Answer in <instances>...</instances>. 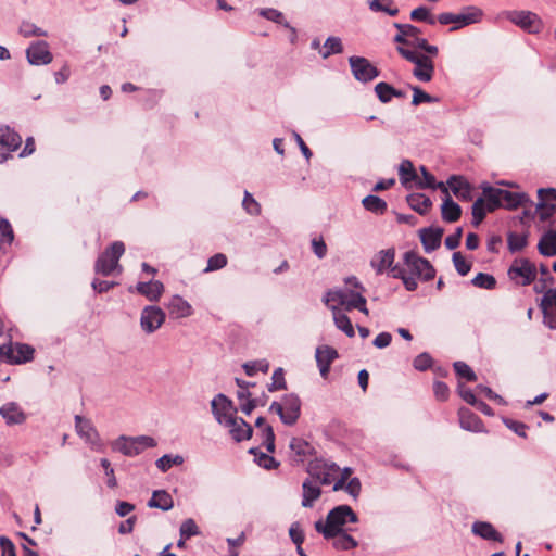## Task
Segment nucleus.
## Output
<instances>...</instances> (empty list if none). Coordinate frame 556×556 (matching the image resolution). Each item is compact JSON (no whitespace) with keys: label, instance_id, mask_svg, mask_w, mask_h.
Returning <instances> with one entry per match:
<instances>
[{"label":"nucleus","instance_id":"cd10ccee","mask_svg":"<svg viewBox=\"0 0 556 556\" xmlns=\"http://www.w3.org/2000/svg\"><path fill=\"white\" fill-rule=\"evenodd\" d=\"M460 427L472 432L484 431L481 419L468 408H460L458 412Z\"/></svg>","mask_w":556,"mask_h":556},{"label":"nucleus","instance_id":"6e6552de","mask_svg":"<svg viewBox=\"0 0 556 556\" xmlns=\"http://www.w3.org/2000/svg\"><path fill=\"white\" fill-rule=\"evenodd\" d=\"M403 262L408 273L425 281H429L435 276V269L430 262L419 256L414 251L405 252L403 255Z\"/></svg>","mask_w":556,"mask_h":556},{"label":"nucleus","instance_id":"f704fd0d","mask_svg":"<svg viewBox=\"0 0 556 556\" xmlns=\"http://www.w3.org/2000/svg\"><path fill=\"white\" fill-rule=\"evenodd\" d=\"M1 146L8 152L17 150L22 144V137L10 127H1Z\"/></svg>","mask_w":556,"mask_h":556},{"label":"nucleus","instance_id":"393cba45","mask_svg":"<svg viewBox=\"0 0 556 556\" xmlns=\"http://www.w3.org/2000/svg\"><path fill=\"white\" fill-rule=\"evenodd\" d=\"M224 426L229 429V433L237 442L250 439L253 432L251 426L238 417H235Z\"/></svg>","mask_w":556,"mask_h":556},{"label":"nucleus","instance_id":"4be33fe9","mask_svg":"<svg viewBox=\"0 0 556 556\" xmlns=\"http://www.w3.org/2000/svg\"><path fill=\"white\" fill-rule=\"evenodd\" d=\"M172 318H186L193 314L191 304L180 295H173L166 305Z\"/></svg>","mask_w":556,"mask_h":556},{"label":"nucleus","instance_id":"09e8293b","mask_svg":"<svg viewBox=\"0 0 556 556\" xmlns=\"http://www.w3.org/2000/svg\"><path fill=\"white\" fill-rule=\"evenodd\" d=\"M471 283L477 288L493 290L496 286V279L490 274L479 273L472 278Z\"/></svg>","mask_w":556,"mask_h":556},{"label":"nucleus","instance_id":"39448f33","mask_svg":"<svg viewBox=\"0 0 556 556\" xmlns=\"http://www.w3.org/2000/svg\"><path fill=\"white\" fill-rule=\"evenodd\" d=\"M156 446V441L149 435L126 437L121 435L112 445L114 451L122 453L125 456H137L147 448Z\"/></svg>","mask_w":556,"mask_h":556},{"label":"nucleus","instance_id":"774afa93","mask_svg":"<svg viewBox=\"0 0 556 556\" xmlns=\"http://www.w3.org/2000/svg\"><path fill=\"white\" fill-rule=\"evenodd\" d=\"M540 307H541V309L553 308L556 311V288L548 289L544 293V295L541 300Z\"/></svg>","mask_w":556,"mask_h":556},{"label":"nucleus","instance_id":"9d476101","mask_svg":"<svg viewBox=\"0 0 556 556\" xmlns=\"http://www.w3.org/2000/svg\"><path fill=\"white\" fill-rule=\"evenodd\" d=\"M394 27L397 29L394 41L400 45L399 47L418 51L419 41L425 39L420 37L421 30L410 24L394 23Z\"/></svg>","mask_w":556,"mask_h":556},{"label":"nucleus","instance_id":"2eb2a0df","mask_svg":"<svg viewBox=\"0 0 556 556\" xmlns=\"http://www.w3.org/2000/svg\"><path fill=\"white\" fill-rule=\"evenodd\" d=\"M349 63L354 77L359 81L367 83L379 75L378 70L365 58L351 56Z\"/></svg>","mask_w":556,"mask_h":556},{"label":"nucleus","instance_id":"473e14b6","mask_svg":"<svg viewBox=\"0 0 556 556\" xmlns=\"http://www.w3.org/2000/svg\"><path fill=\"white\" fill-rule=\"evenodd\" d=\"M400 181L405 188H410L412 184L417 182L418 175L413 163L409 160H403L399 166Z\"/></svg>","mask_w":556,"mask_h":556},{"label":"nucleus","instance_id":"a19ab883","mask_svg":"<svg viewBox=\"0 0 556 556\" xmlns=\"http://www.w3.org/2000/svg\"><path fill=\"white\" fill-rule=\"evenodd\" d=\"M368 7L372 12H383L390 16H396L400 12L393 0H369Z\"/></svg>","mask_w":556,"mask_h":556},{"label":"nucleus","instance_id":"0eeeda50","mask_svg":"<svg viewBox=\"0 0 556 556\" xmlns=\"http://www.w3.org/2000/svg\"><path fill=\"white\" fill-rule=\"evenodd\" d=\"M269 410L276 413L285 425L292 426L300 417L301 401L294 393L286 394L281 402H273Z\"/></svg>","mask_w":556,"mask_h":556},{"label":"nucleus","instance_id":"ddd939ff","mask_svg":"<svg viewBox=\"0 0 556 556\" xmlns=\"http://www.w3.org/2000/svg\"><path fill=\"white\" fill-rule=\"evenodd\" d=\"M507 18L530 34H538L543 27L541 18L531 11H510Z\"/></svg>","mask_w":556,"mask_h":556},{"label":"nucleus","instance_id":"6ab92c4d","mask_svg":"<svg viewBox=\"0 0 556 556\" xmlns=\"http://www.w3.org/2000/svg\"><path fill=\"white\" fill-rule=\"evenodd\" d=\"M315 357L320 376L326 379L329 375L332 362L339 357V354L332 346L320 345L316 349Z\"/></svg>","mask_w":556,"mask_h":556},{"label":"nucleus","instance_id":"a878e982","mask_svg":"<svg viewBox=\"0 0 556 556\" xmlns=\"http://www.w3.org/2000/svg\"><path fill=\"white\" fill-rule=\"evenodd\" d=\"M320 494L319 483L311 478L305 479L302 484V506L306 508L313 507Z\"/></svg>","mask_w":556,"mask_h":556},{"label":"nucleus","instance_id":"680f3d73","mask_svg":"<svg viewBox=\"0 0 556 556\" xmlns=\"http://www.w3.org/2000/svg\"><path fill=\"white\" fill-rule=\"evenodd\" d=\"M257 13L262 17H264L268 21L275 22L277 24L283 25V23H288L287 21H285L283 14L280 11L273 9V8L258 9Z\"/></svg>","mask_w":556,"mask_h":556},{"label":"nucleus","instance_id":"bb28decb","mask_svg":"<svg viewBox=\"0 0 556 556\" xmlns=\"http://www.w3.org/2000/svg\"><path fill=\"white\" fill-rule=\"evenodd\" d=\"M443 229L441 228H424L420 230V240L426 252L437 250L442 240Z\"/></svg>","mask_w":556,"mask_h":556},{"label":"nucleus","instance_id":"4468645a","mask_svg":"<svg viewBox=\"0 0 556 556\" xmlns=\"http://www.w3.org/2000/svg\"><path fill=\"white\" fill-rule=\"evenodd\" d=\"M212 413L220 425H226L233 419L236 409L232 402L224 394H217L211 402Z\"/></svg>","mask_w":556,"mask_h":556},{"label":"nucleus","instance_id":"72a5a7b5","mask_svg":"<svg viewBox=\"0 0 556 556\" xmlns=\"http://www.w3.org/2000/svg\"><path fill=\"white\" fill-rule=\"evenodd\" d=\"M445 194L446 197L441 205L442 218L447 223H454L459 219L462 208L456 202L452 200L450 194Z\"/></svg>","mask_w":556,"mask_h":556},{"label":"nucleus","instance_id":"bf43d9fd","mask_svg":"<svg viewBox=\"0 0 556 556\" xmlns=\"http://www.w3.org/2000/svg\"><path fill=\"white\" fill-rule=\"evenodd\" d=\"M507 243L511 252L521 251L527 244V236L511 232L508 235Z\"/></svg>","mask_w":556,"mask_h":556},{"label":"nucleus","instance_id":"7ed1b4c3","mask_svg":"<svg viewBox=\"0 0 556 556\" xmlns=\"http://www.w3.org/2000/svg\"><path fill=\"white\" fill-rule=\"evenodd\" d=\"M396 50L402 58L415 65L413 76L417 80L428 83L432 79L434 74V64L429 55L404 47H397Z\"/></svg>","mask_w":556,"mask_h":556},{"label":"nucleus","instance_id":"c85d7f7f","mask_svg":"<svg viewBox=\"0 0 556 556\" xmlns=\"http://www.w3.org/2000/svg\"><path fill=\"white\" fill-rule=\"evenodd\" d=\"M471 531L475 535H478L488 541L503 542V536L496 529L486 521H476L472 525Z\"/></svg>","mask_w":556,"mask_h":556},{"label":"nucleus","instance_id":"5701e85b","mask_svg":"<svg viewBox=\"0 0 556 556\" xmlns=\"http://www.w3.org/2000/svg\"><path fill=\"white\" fill-rule=\"evenodd\" d=\"M129 292H134L130 287ZM135 290L141 295L146 296L149 301H157L164 292V285L159 280H150L148 282H138Z\"/></svg>","mask_w":556,"mask_h":556},{"label":"nucleus","instance_id":"ea45409f","mask_svg":"<svg viewBox=\"0 0 556 556\" xmlns=\"http://www.w3.org/2000/svg\"><path fill=\"white\" fill-rule=\"evenodd\" d=\"M498 193L502 194V206L506 208H516L528 201V197L525 193L511 192L504 189Z\"/></svg>","mask_w":556,"mask_h":556},{"label":"nucleus","instance_id":"412c9836","mask_svg":"<svg viewBox=\"0 0 556 556\" xmlns=\"http://www.w3.org/2000/svg\"><path fill=\"white\" fill-rule=\"evenodd\" d=\"M447 190L451 189L456 198L464 201L471 200V185L463 176H451L446 181Z\"/></svg>","mask_w":556,"mask_h":556},{"label":"nucleus","instance_id":"f3484780","mask_svg":"<svg viewBox=\"0 0 556 556\" xmlns=\"http://www.w3.org/2000/svg\"><path fill=\"white\" fill-rule=\"evenodd\" d=\"M165 321V313L157 306H146L140 316V325L146 333H153Z\"/></svg>","mask_w":556,"mask_h":556},{"label":"nucleus","instance_id":"c9c22d12","mask_svg":"<svg viewBox=\"0 0 556 556\" xmlns=\"http://www.w3.org/2000/svg\"><path fill=\"white\" fill-rule=\"evenodd\" d=\"M422 177L418 176L416 186L418 188L440 189L443 193H447V187L444 182H437L432 174L425 166H420Z\"/></svg>","mask_w":556,"mask_h":556},{"label":"nucleus","instance_id":"4d7b16f0","mask_svg":"<svg viewBox=\"0 0 556 556\" xmlns=\"http://www.w3.org/2000/svg\"><path fill=\"white\" fill-rule=\"evenodd\" d=\"M453 264L460 276H466L471 269V263L467 262L460 252H454Z\"/></svg>","mask_w":556,"mask_h":556},{"label":"nucleus","instance_id":"e2e57ef3","mask_svg":"<svg viewBox=\"0 0 556 556\" xmlns=\"http://www.w3.org/2000/svg\"><path fill=\"white\" fill-rule=\"evenodd\" d=\"M287 388L282 368L274 370L271 376V383L268 386V391L274 392L277 390H285Z\"/></svg>","mask_w":556,"mask_h":556},{"label":"nucleus","instance_id":"13d9d810","mask_svg":"<svg viewBox=\"0 0 556 556\" xmlns=\"http://www.w3.org/2000/svg\"><path fill=\"white\" fill-rule=\"evenodd\" d=\"M179 534L182 539H190L191 536L200 534V530L195 521L189 518L181 523Z\"/></svg>","mask_w":556,"mask_h":556},{"label":"nucleus","instance_id":"c03bdc74","mask_svg":"<svg viewBox=\"0 0 556 556\" xmlns=\"http://www.w3.org/2000/svg\"><path fill=\"white\" fill-rule=\"evenodd\" d=\"M343 51L342 41L339 37H328L324 43L323 49L319 53L323 59H327L332 54H338Z\"/></svg>","mask_w":556,"mask_h":556},{"label":"nucleus","instance_id":"4c0bfd02","mask_svg":"<svg viewBox=\"0 0 556 556\" xmlns=\"http://www.w3.org/2000/svg\"><path fill=\"white\" fill-rule=\"evenodd\" d=\"M409 207L417 213L426 214L432 205L430 198L422 193H413L407 197Z\"/></svg>","mask_w":556,"mask_h":556},{"label":"nucleus","instance_id":"f03ea898","mask_svg":"<svg viewBox=\"0 0 556 556\" xmlns=\"http://www.w3.org/2000/svg\"><path fill=\"white\" fill-rule=\"evenodd\" d=\"M361 290L338 289L328 291L325 295L326 305L342 306L345 311L358 309L359 312L368 315L369 312L366 306V299Z\"/></svg>","mask_w":556,"mask_h":556},{"label":"nucleus","instance_id":"0e129e2a","mask_svg":"<svg viewBox=\"0 0 556 556\" xmlns=\"http://www.w3.org/2000/svg\"><path fill=\"white\" fill-rule=\"evenodd\" d=\"M242 206L250 215H258L261 213V205L248 191L244 192Z\"/></svg>","mask_w":556,"mask_h":556},{"label":"nucleus","instance_id":"8fccbe9b","mask_svg":"<svg viewBox=\"0 0 556 556\" xmlns=\"http://www.w3.org/2000/svg\"><path fill=\"white\" fill-rule=\"evenodd\" d=\"M488 205L483 198H478L472 205V224L478 226L485 217Z\"/></svg>","mask_w":556,"mask_h":556},{"label":"nucleus","instance_id":"c756f323","mask_svg":"<svg viewBox=\"0 0 556 556\" xmlns=\"http://www.w3.org/2000/svg\"><path fill=\"white\" fill-rule=\"evenodd\" d=\"M148 506L150 508H159L163 511H167L174 507V500L167 491L156 490L152 493Z\"/></svg>","mask_w":556,"mask_h":556},{"label":"nucleus","instance_id":"49530a36","mask_svg":"<svg viewBox=\"0 0 556 556\" xmlns=\"http://www.w3.org/2000/svg\"><path fill=\"white\" fill-rule=\"evenodd\" d=\"M362 203L367 211L372 213H383L387 210V202L377 195H367Z\"/></svg>","mask_w":556,"mask_h":556},{"label":"nucleus","instance_id":"aec40b11","mask_svg":"<svg viewBox=\"0 0 556 556\" xmlns=\"http://www.w3.org/2000/svg\"><path fill=\"white\" fill-rule=\"evenodd\" d=\"M0 416L8 426L22 425L26 421L27 415L15 402L5 403L0 407Z\"/></svg>","mask_w":556,"mask_h":556},{"label":"nucleus","instance_id":"f257e3e1","mask_svg":"<svg viewBox=\"0 0 556 556\" xmlns=\"http://www.w3.org/2000/svg\"><path fill=\"white\" fill-rule=\"evenodd\" d=\"M358 521L357 515L349 505H339L331 509L326 518V521L317 520L315 529L321 533L325 539H329L339 532L346 531L344 526L348 522L356 523Z\"/></svg>","mask_w":556,"mask_h":556},{"label":"nucleus","instance_id":"dca6fc26","mask_svg":"<svg viewBox=\"0 0 556 556\" xmlns=\"http://www.w3.org/2000/svg\"><path fill=\"white\" fill-rule=\"evenodd\" d=\"M27 61L31 65H48L52 62L53 55L49 50V43L45 40H38L29 45L26 49Z\"/></svg>","mask_w":556,"mask_h":556},{"label":"nucleus","instance_id":"5fc2aeb1","mask_svg":"<svg viewBox=\"0 0 556 556\" xmlns=\"http://www.w3.org/2000/svg\"><path fill=\"white\" fill-rule=\"evenodd\" d=\"M20 34L26 38L31 37V36H36V37H47L48 36V33L45 29L37 27L36 25L28 23V22H23L21 24Z\"/></svg>","mask_w":556,"mask_h":556},{"label":"nucleus","instance_id":"6e6d98bb","mask_svg":"<svg viewBox=\"0 0 556 556\" xmlns=\"http://www.w3.org/2000/svg\"><path fill=\"white\" fill-rule=\"evenodd\" d=\"M260 431H261V435H262V440H263V445L265 446L266 451L268 453H274L275 452V433H274L273 427L269 425H265V427L263 429H260Z\"/></svg>","mask_w":556,"mask_h":556},{"label":"nucleus","instance_id":"20e7f679","mask_svg":"<svg viewBox=\"0 0 556 556\" xmlns=\"http://www.w3.org/2000/svg\"><path fill=\"white\" fill-rule=\"evenodd\" d=\"M124 252V243L122 241H114L97 258L94 264L96 273L103 276H110L115 270L122 273V267L119 266L118 261Z\"/></svg>","mask_w":556,"mask_h":556},{"label":"nucleus","instance_id":"338daca9","mask_svg":"<svg viewBox=\"0 0 556 556\" xmlns=\"http://www.w3.org/2000/svg\"><path fill=\"white\" fill-rule=\"evenodd\" d=\"M454 369L458 376L465 378L468 381H475L477 379L473 370L464 362H455Z\"/></svg>","mask_w":556,"mask_h":556},{"label":"nucleus","instance_id":"423d86ee","mask_svg":"<svg viewBox=\"0 0 556 556\" xmlns=\"http://www.w3.org/2000/svg\"><path fill=\"white\" fill-rule=\"evenodd\" d=\"M483 16V12L478 7H466L462 12L455 14L450 12H444L438 15L437 20L442 25L453 24L451 27V31L456 30L458 28L478 23L481 21Z\"/></svg>","mask_w":556,"mask_h":556},{"label":"nucleus","instance_id":"3c124183","mask_svg":"<svg viewBox=\"0 0 556 556\" xmlns=\"http://www.w3.org/2000/svg\"><path fill=\"white\" fill-rule=\"evenodd\" d=\"M410 18L414 21L426 22L430 25H434L438 20L431 15L430 10L426 7H418L410 12Z\"/></svg>","mask_w":556,"mask_h":556},{"label":"nucleus","instance_id":"69168bd1","mask_svg":"<svg viewBox=\"0 0 556 556\" xmlns=\"http://www.w3.org/2000/svg\"><path fill=\"white\" fill-rule=\"evenodd\" d=\"M412 90H413V100H412L413 105H419L420 103H425V102L431 103V102L438 101L435 98H433L429 93L425 92L417 86L412 87Z\"/></svg>","mask_w":556,"mask_h":556},{"label":"nucleus","instance_id":"603ef678","mask_svg":"<svg viewBox=\"0 0 556 556\" xmlns=\"http://www.w3.org/2000/svg\"><path fill=\"white\" fill-rule=\"evenodd\" d=\"M243 369L248 376H254L257 371L267 372L269 363L266 359L248 362L243 365Z\"/></svg>","mask_w":556,"mask_h":556},{"label":"nucleus","instance_id":"2f4dec72","mask_svg":"<svg viewBox=\"0 0 556 556\" xmlns=\"http://www.w3.org/2000/svg\"><path fill=\"white\" fill-rule=\"evenodd\" d=\"M328 307L332 311L336 327L343 331L349 338H353L355 336V331L349 316L342 313L337 305H330Z\"/></svg>","mask_w":556,"mask_h":556},{"label":"nucleus","instance_id":"1a4fd4ad","mask_svg":"<svg viewBox=\"0 0 556 556\" xmlns=\"http://www.w3.org/2000/svg\"><path fill=\"white\" fill-rule=\"evenodd\" d=\"M508 277L519 286H528L536 278V268L529 260L517 258L508 269Z\"/></svg>","mask_w":556,"mask_h":556},{"label":"nucleus","instance_id":"58836bf2","mask_svg":"<svg viewBox=\"0 0 556 556\" xmlns=\"http://www.w3.org/2000/svg\"><path fill=\"white\" fill-rule=\"evenodd\" d=\"M391 276L393 278L402 279L405 289L408 291H414L418 287L417 277L400 265H395L394 268L391 269Z\"/></svg>","mask_w":556,"mask_h":556},{"label":"nucleus","instance_id":"f8f14e48","mask_svg":"<svg viewBox=\"0 0 556 556\" xmlns=\"http://www.w3.org/2000/svg\"><path fill=\"white\" fill-rule=\"evenodd\" d=\"M311 479H316L319 484H330L336 473L339 471V467L334 463H327L323 459H315L311 462L307 468Z\"/></svg>","mask_w":556,"mask_h":556},{"label":"nucleus","instance_id":"9b49d317","mask_svg":"<svg viewBox=\"0 0 556 556\" xmlns=\"http://www.w3.org/2000/svg\"><path fill=\"white\" fill-rule=\"evenodd\" d=\"M34 349L24 343L0 345V358L10 364H22L33 359Z\"/></svg>","mask_w":556,"mask_h":556},{"label":"nucleus","instance_id":"79ce46f5","mask_svg":"<svg viewBox=\"0 0 556 556\" xmlns=\"http://www.w3.org/2000/svg\"><path fill=\"white\" fill-rule=\"evenodd\" d=\"M502 192V189L493 188L491 186L483 188V199L488 205L489 212L496 210L502 206V194L497 193Z\"/></svg>","mask_w":556,"mask_h":556},{"label":"nucleus","instance_id":"7c9ffc66","mask_svg":"<svg viewBox=\"0 0 556 556\" xmlns=\"http://www.w3.org/2000/svg\"><path fill=\"white\" fill-rule=\"evenodd\" d=\"M538 250L543 256L556 255V228L544 232L538 243Z\"/></svg>","mask_w":556,"mask_h":556},{"label":"nucleus","instance_id":"e433bc0d","mask_svg":"<svg viewBox=\"0 0 556 556\" xmlns=\"http://www.w3.org/2000/svg\"><path fill=\"white\" fill-rule=\"evenodd\" d=\"M536 215L540 222L553 225L556 222V203H546L539 200Z\"/></svg>","mask_w":556,"mask_h":556},{"label":"nucleus","instance_id":"052dcab7","mask_svg":"<svg viewBox=\"0 0 556 556\" xmlns=\"http://www.w3.org/2000/svg\"><path fill=\"white\" fill-rule=\"evenodd\" d=\"M227 265V256L223 253H217L207 260V266L204 273H210L224 268Z\"/></svg>","mask_w":556,"mask_h":556},{"label":"nucleus","instance_id":"37998d69","mask_svg":"<svg viewBox=\"0 0 556 556\" xmlns=\"http://www.w3.org/2000/svg\"><path fill=\"white\" fill-rule=\"evenodd\" d=\"M333 540V547L341 551H349L357 546V542L354 538L346 533V531L339 532L331 536Z\"/></svg>","mask_w":556,"mask_h":556},{"label":"nucleus","instance_id":"de8ad7c7","mask_svg":"<svg viewBox=\"0 0 556 556\" xmlns=\"http://www.w3.org/2000/svg\"><path fill=\"white\" fill-rule=\"evenodd\" d=\"M182 463V456L165 454L156 460L155 465L162 472H166L173 466H178L181 465Z\"/></svg>","mask_w":556,"mask_h":556},{"label":"nucleus","instance_id":"a18cd8bd","mask_svg":"<svg viewBox=\"0 0 556 556\" xmlns=\"http://www.w3.org/2000/svg\"><path fill=\"white\" fill-rule=\"evenodd\" d=\"M249 453L254 455V460L260 467L265 469H273L278 467L279 463L273 456H269L266 453L261 452L257 447H252L249 450Z\"/></svg>","mask_w":556,"mask_h":556},{"label":"nucleus","instance_id":"864d4df0","mask_svg":"<svg viewBox=\"0 0 556 556\" xmlns=\"http://www.w3.org/2000/svg\"><path fill=\"white\" fill-rule=\"evenodd\" d=\"M375 91L379 100L383 103L389 102L393 94H396V90L387 83H379L375 87Z\"/></svg>","mask_w":556,"mask_h":556},{"label":"nucleus","instance_id":"b1692460","mask_svg":"<svg viewBox=\"0 0 556 556\" xmlns=\"http://www.w3.org/2000/svg\"><path fill=\"white\" fill-rule=\"evenodd\" d=\"M394 258V249L381 250L371 258L370 265L375 268L377 274H382L388 269L391 273V269L395 266L393 265Z\"/></svg>","mask_w":556,"mask_h":556},{"label":"nucleus","instance_id":"a211bd4d","mask_svg":"<svg viewBox=\"0 0 556 556\" xmlns=\"http://www.w3.org/2000/svg\"><path fill=\"white\" fill-rule=\"evenodd\" d=\"M75 428L77 434L83 438L92 448L100 447V439L91 421L80 416H75Z\"/></svg>","mask_w":556,"mask_h":556}]
</instances>
